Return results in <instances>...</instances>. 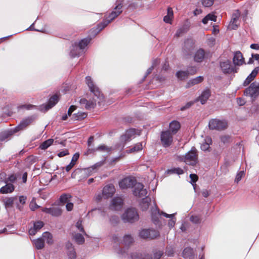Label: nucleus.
<instances>
[{"mask_svg":"<svg viewBox=\"0 0 259 259\" xmlns=\"http://www.w3.org/2000/svg\"><path fill=\"white\" fill-rule=\"evenodd\" d=\"M184 162L188 165L194 166L198 162V151L195 147H192L184 157Z\"/></svg>","mask_w":259,"mask_h":259,"instance_id":"f03ea898","label":"nucleus"},{"mask_svg":"<svg viewBox=\"0 0 259 259\" xmlns=\"http://www.w3.org/2000/svg\"><path fill=\"white\" fill-rule=\"evenodd\" d=\"M212 56L210 51L205 52L203 49H198L195 53L194 57V60L198 63L202 62L205 58H210Z\"/></svg>","mask_w":259,"mask_h":259,"instance_id":"9b49d317","label":"nucleus"},{"mask_svg":"<svg viewBox=\"0 0 259 259\" xmlns=\"http://www.w3.org/2000/svg\"><path fill=\"white\" fill-rule=\"evenodd\" d=\"M206 17L208 20L213 21L214 22H215L217 21V16H215L214 14H209L207 15H206Z\"/></svg>","mask_w":259,"mask_h":259,"instance_id":"052dcab7","label":"nucleus"},{"mask_svg":"<svg viewBox=\"0 0 259 259\" xmlns=\"http://www.w3.org/2000/svg\"><path fill=\"white\" fill-rule=\"evenodd\" d=\"M134 239L130 235H125L123 237L122 243L125 245H129L133 243Z\"/></svg>","mask_w":259,"mask_h":259,"instance_id":"79ce46f5","label":"nucleus"},{"mask_svg":"<svg viewBox=\"0 0 259 259\" xmlns=\"http://www.w3.org/2000/svg\"><path fill=\"white\" fill-rule=\"evenodd\" d=\"M76 107L75 106H74V105H72L71 106L68 110V112H67V114L68 116H70L72 114V113L76 109Z\"/></svg>","mask_w":259,"mask_h":259,"instance_id":"69168bd1","label":"nucleus"},{"mask_svg":"<svg viewBox=\"0 0 259 259\" xmlns=\"http://www.w3.org/2000/svg\"><path fill=\"white\" fill-rule=\"evenodd\" d=\"M190 178L191 180V183L194 186V184L197 181L198 177L196 174H190Z\"/></svg>","mask_w":259,"mask_h":259,"instance_id":"5fc2aeb1","label":"nucleus"},{"mask_svg":"<svg viewBox=\"0 0 259 259\" xmlns=\"http://www.w3.org/2000/svg\"><path fill=\"white\" fill-rule=\"evenodd\" d=\"M44 224L42 221H37L33 224V227L29 230V234L30 235H34L37 231H38L42 227Z\"/></svg>","mask_w":259,"mask_h":259,"instance_id":"5701e85b","label":"nucleus"},{"mask_svg":"<svg viewBox=\"0 0 259 259\" xmlns=\"http://www.w3.org/2000/svg\"><path fill=\"white\" fill-rule=\"evenodd\" d=\"M240 13L239 10H236L232 15V17L230 23L229 24V28L231 29H236L238 27L237 24L238 19L240 17Z\"/></svg>","mask_w":259,"mask_h":259,"instance_id":"4be33fe9","label":"nucleus"},{"mask_svg":"<svg viewBox=\"0 0 259 259\" xmlns=\"http://www.w3.org/2000/svg\"><path fill=\"white\" fill-rule=\"evenodd\" d=\"M175 223L176 219L174 217L169 221L168 225L170 227L172 228L175 226Z\"/></svg>","mask_w":259,"mask_h":259,"instance_id":"0e129e2a","label":"nucleus"},{"mask_svg":"<svg viewBox=\"0 0 259 259\" xmlns=\"http://www.w3.org/2000/svg\"><path fill=\"white\" fill-rule=\"evenodd\" d=\"M189 74L188 71H179L177 72L176 75L180 79L184 80L188 77Z\"/></svg>","mask_w":259,"mask_h":259,"instance_id":"a18cd8bd","label":"nucleus"},{"mask_svg":"<svg viewBox=\"0 0 259 259\" xmlns=\"http://www.w3.org/2000/svg\"><path fill=\"white\" fill-rule=\"evenodd\" d=\"M158 231L152 229H143L139 233V236L143 239H154L159 236Z\"/></svg>","mask_w":259,"mask_h":259,"instance_id":"f8f14e48","label":"nucleus"},{"mask_svg":"<svg viewBox=\"0 0 259 259\" xmlns=\"http://www.w3.org/2000/svg\"><path fill=\"white\" fill-rule=\"evenodd\" d=\"M163 254V251L160 250L155 251L153 253L154 259H160Z\"/></svg>","mask_w":259,"mask_h":259,"instance_id":"864d4df0","label":"nucleus"},{"mask_svg":"<svg viewBox=\"0 0 259 259\" xmlns=\"http://www.w3.org/2000/svg\"><path fill=\"white\" fill-rule=\"evenodd\" d=\"M193 104V102H190L186 104V105L185 106L182 107L181 108V110L183 111L189 108H190L192 105Z\"/></svg>","mask_w":259,"mask_h":259,"instance_id":"338daca9","label":"nucleus"},{"mask_svg":"<svg viewBox=\"0 0 259 259\" xmlns=\"http://www.w3.org/2000/svg\"><path fill=\"white\" fill-rule=\"evenodd\" d=\"M69 153V152H68V150L67 149H65L64 150L62 151H61L60 152H59L58 154H57V155L59 157H63V156H65L66 155H68Z\"/></svg>","mask_w":259,"mask_h":259,"instance_id":"13d9d810","label":"nucleus"},{"mask_svg":"<svg viewBox=\"0 0 259 259\" xmlns=\"http://www.w3.org/2000/svg\"><path fill=\"white\" fill-rule=\"evenodd\" d=\"M6 184L0 188L1 194H8L12 193L15 190V186L11 183Z\"/></svg>","mask_w":259,"mask_h":259,"instance_id":"b1692460","label":"nucleus"},{"mask_svg":"<svg viewBox=\"0 0 259 259\" xmlns=\"http://www.w3.org/2000/svg\"><path fill=\"white\" fill-rule=\"evenodd\" d=\"M244 95L246 96H250L254 101L259 95V83L255 82L251 83L245 90Z\"/></svg>","mask_w":259,"mask_h":259,"instance_id":"423d86ee","label":"nucleus"},{"mask_svg":"<svg viewBox=\"0 0 259 259\" xmlns=\"http://www.w3.org/2000/svg\"><path fill=\"white\" fill-rule=\"evenodd\" d=\"M195 48V44L192 39H186L183 47V52L185 55H190Z\"/></svg>","mask_w":259,"mask_h":259,"instance_id":"2eb2a0df","label":"nucleus"},{"mask_svg":"<svg viewBox=\"0 0 259 259\" xmlns=\"http://www.w3.org/2000/svg\"><path fill=\"white\" fill-rule=\"evenodd\" d=\"M203 80V77L201 76H197L195 78L190 80L187 83L186 88H189L192 86L201 82Z\"/></svg>","mask_w":259,"mask_h":259,"instance_id":"c756f323","label":"nucleus"},{"mask_svg":"<svg viewBox=\"0 0 259 259\" xmlns=\"http://www.w3.org/2000/svg\"><path fill=\"white\" fill-rule=\"evenodd\" d=\"M18 176V175L14 174L9 175H8V177L5 179V183H14L16 182Z\"/></svg>","mask_w":259,"mask_h":259,"instance_id":"e433bc0d","label":"nucleus"},{"mask_svg":"<svg viewBox=\"0 0 259 259\" xmlns=\"http://www.w3.org/2000/svg\"><path fill=\"white\" fill-rule=\"evenodd\" d=\"M123 200L121 197H115L112 199L110 208L112 210H119L123 206Z\"/></svg>","mask_w":259,"mask_h":259,"instance_id":"f3484780","label":"nucleus"},{"mask_svg":"<svg viewBox=\"0 0 259 259\" xmlns=\"http://www.w3.org/2000/svg\"><path fill=\"white\" fill-rule=\"evenodd\" d=\"M233 65L236 66H240L245 64V59L242 54L239 51H236L233 54Z\"/></svg>","mask_w":259,"mask_h":259,"instance_id":"dca6fc26","label":"nucleus"},{"mask_svg":"<svg viewBox=\"0 0 259 259\" xmlns=\"http://www.w3.org/2000/svg\"><path fill=\"white\" fill-rule=\"evenodd\" d=\"M201 2L204 7H209L213 5L214 0H201Z\"/></svg>","mask_w":259,"mask_h":259,"instance_id":"09e8293b","label":"nucleus"},{"mask_svg":"<svg viewBox=\"0 0 259 259\" xmlns=\"http://www.w3.org/2000/svg\"><path fill=\"white\" fill-rule=\"evenodd\" d=\"M244 175H245V172L244 171H239L236 175L235 181L238 183L241 180L242 177L244 176Z\"/></svg>","mask_w":259,"mask_h":259,"instance_id":"8fccbe9b","label":"nucleus"},{"mask_svg":"<svg viewBox=\"0 0 259 259\" xmlns=\"http://www.w3.org/2000/svg\"><path fill=\"white\" fill-rule=\"evenodd\" d=\"M170 171L172 173L177 174L178 175H182L184 174V170L180 167L174 168L170 169Z\"/></svg>","mask_w":259,"mask_h":259,"instance_id":"3c124183","label":"nucleus"},{"mask_svg":"<svg viewBox=\"0 0 259 259\" xmlns=\"http://www.w3.org/2000/svg\"><path fill=\"white\" fill-rule=\"evenodd\" d=\"M137 180L135 178L128 176L119 181L118 185L121 189H127L133 188Z\"/></svg>","mask_w":259,"mask_h":259,"instance_id":"1a4fd4ad","label":"nucleus"},{"mask_svg":"<svg viewBox=\"0 0 259 259\" xmlns=\"http://www.w3.org/2000/svg\"><path fill=\"white\" fill-rule=\"evenodd\" d=\"M91 39L90 38H84L79 42L77 46H73V49H72L70 53V55L71 56V57L74 58L76 56H78L80 52L78 51L76 53L74 52L75 50H77L78 47L79 48L80 50L84 49L89 44V42L91 41Z\"/></svg>","mask_w":259,"mask_h":259,"instance_id":"ddd939ff","label":"nucleus"},{"mask_svg":"<svg viewBox=\"0 0 259 259\" xmlns=\"http://www.w3.org/2000/svg\"><path fill=\"white\" fill-rule=\"evenodd\" d=\"M59 101V97L57 95L52 96L47 105H45L46 110H48L54 106Z\"/></svg>","mask_w":259,"mask_h":259,"instance_id":"a878e982","label":"nucleus"},{"mask_svg":"<svg viewBox=\"0 0 259 259\" xmlns=\"http://www.w3.org/2000/svg\"><path fill=\"white\" fill-rule=\"evenodd\" d=\"M87 117V113L83 112H78L73 115V118L74 120H81Z\"/></svg>","mask_w":259,"mask_h":259,"instance_id":"ea45409f","label":"nucleus"},{"mask_svg":"<svg viewBox=\"0 0 259 259\" xmlns=\"http://www.w3.org/2000/svg\"><path fill=\"white\" fill-rule=\"evenodd\" d=\"M237 103L238 105L242 106L245 104V102L244 99L241 98H237Z\"/></svg>","mask_w":259,"mask_h":259,"instance_id":"774afa93","label":"nucleus"},{"mask_svg":"<svg viewBox=\"0 0 259 259\" xmlns=\"http://www.w3.org/2000/svg\"><path fill=\"white\" fill-rule=\"evenodd\" d=\"M159 215H158V211L155 212V213H154V212H152V219L155 224H157L158 222V216Z\"/></svg>","mask_w":259,"mask_h":259,"instance_id":"6e6d98bb","label":"nucleus"},{"mask_svg":"<svg viewBox=\"0 0 259 259\" xmlns=\"http://www.w3.org/2000/svg\"><path fill=\"white\" fill-rule=\"evenodd\" d=\"M141 131L135 128H130L126 130L124 134L120 137V141L124 144L130 141L132 138H134L136 135H140Z\"/></svg>","mask_w":259,"mask_h":259,"instance_id":"9d476101","label":"nucleus"},{"mask_svg":"<svg viewBox=\"0 0 259 259\" xmlns=\"http://www.w3.org/2000/svg\"><path fill=\"white\" fill-rule=\"evenodd\" d=\"M17 196L6 198L4 201L5 207L6 208H12L14 201L17 200Z\"/></svg>","mask_w":259,"mask_h":259,"instance_id":"2f4dec72","label":"nucleus"},{"mask_svg":"<svg viewBox=\"0 0 259 259\" xmlns=\"http://www.w3.org/2000/svg\"><path fill=\"white\" fill-rule=\"evenodd\" d=\"M85 82L88 84L90 90L92 92L94 95L99 99L100 102H102L104 100L103 95L101 93L99 89L94 84L91 76H88L85 77Z\"/></svg>","mask_w":259,"mask_h":259,"instance_id":"39448f33","label":"nucleus"},{"mask_svg":"<svg viewBox=\"0 0 259 259\" xmlns=\"http://www.w3.org/2000/svg\"><path fill=\"white\" fill-rule=\"evenodd\" d=\"M73 208V204L71 202H68L66 205V208L67 211H71Z\"/></svg>","mask_w":259,"mask_h":259,"instance_id":"e2e57ef3","label":"nucleus"},{"mask_svg":"<svg viewBox=\"0 0 259 259\" xmlns=\"http://www.w3.org/2000/svg\"><path fill=\"white\" fill-rule=\"evenodd\" d=\"M34 244L37 249H41L44 247V240L42 238H39L34 240Z\"/></svg>","mask_w":259,"mask_h":259,"instance_id":"37998d69","label":"nucleus"},{"mask_svg":"<svg viewBox=\"0 0 259 259\" xmlns=\"http://www.w3.org/2000/svg\"><path fill=\"white\" fill-rule=\"evenodd\" d=\"M169 131L170 132L175 135L181 127L180 123L177 120H173L169 123Z\"/></svg>","mask_w":259,"mask_h":259,"instance_id":"bb28decb","label":"nucleus"},{"mask_svg":"<svg viewBox=\"0 0 259 259\" xmlns=\"http://www.w3.org/2000/svg\"><path fill=\"white\" fill-rule=\"evenodd\" d=\"M150 198H144L141 200L140 203V205L142 209L146 210L148 208L149 203H150Z\"/></svg>","mask_w":259,"mask_h":259,"instance_id":"c03bdc74","label":"nucleus"},{"mask_svg":"<svg viewBox=\"0 0 259 259\" xmlns=\"http://www.w3.org/2000/svg\"><path fill=\"white\" fill-rule=\"evenodd\" d=\"M208 126L211 130L222 131L227 128L228 122L225 120L212 119L209 121Z\"/></svg>","mask_w":259,"mask_h":259,"instance_id":"6e6552de","label":"nucleus"},{"mask_svg":"<svg viewBox=\"0 0 259 259\" xmlns=\"http://www.w3.org/2000/svg\"><path fill=\"white\" fill-rule=\"evenodd\" d=\"M173 135L169 131H162L160 134V141L163 147H169L173 142Z\"/></svg>","mask_w":259,"mask_h":259,"instance_id":"0eeeda50","label":"nucleus"},{"mask_svg":"<svg viewBox=\"0 0 259 259\" xmlns=\"http://www.w3.org/2000/svg\"><path fill=\"white\" fill-rule=\"evenodd\" d=\"M80 105L82 107L85 108L88 110L94 109L96 106V102L92 100H87L85 98H82L79 101Z\"/></svg>","mask_w":259,"mask_h":259,"instance_id":"412c9836","label":"nucleus"},{"mask_svg":"<svg viewBox=\"0 0 259 259\" xmlns=\"http://www.w3.org/2000/svg\"><path fill=\"white\" fill-rule=\"evenodd\" d=\"M34 118L32 117H28L23 119L19 125L16 127L15 131L18 132L19 131L25 129L28 126L31 124L34 121Z\"/></svg>","mask_w":259,"mask_h":259,"instance_id":"6ab92c4d","label":"nucleus"},{"mask_svg":"<svg viewBox=\"0 0 259 259\" xmlns=\"http://www.w3.org/2000/svg\"><path fill=\"white\" fill-rule=\"evenodd\" d=\"M41 211L54 217H59L61 215L62 212V209L58 206H52L50 208H42Z\"/></svg>","mask_w":259,"mask_h":259,"instance_id":"aec40b11","label":"nucleus"},{"mask_svg":"<svg viewBox=\"0 0 259 259\" xmlns=\"http://www.w3.org/2000/svg\"><path fill=\"white\" fill-rule=\"evenodd\" d=\"M139 216L137 210L134 208H128L122 214V219L124 222L134 223L139 220Z\"/></svg>","mask_w":259,"mask_h":259,"instance_id":"20e7f679","label":"nucleus"},{"mask_svg":"<svg viewBox=\"0 0 259 259\" xmlns=\"http://www.w3.org/2000/svg\"><path fill=\"white\" fill-rule=\"evenodd\" d=\"M158 215H162L166 218H172L174 217V214H168L163 211L160 212L159 210H158Z\"/></svg>","mask_w":259,"mask_h":259,"instance_id":"bf43d9fd","label":"nucleus"},{"mask_svg":"<svg viewBox=\"0 0 259 259\" xmlns=\"http://www.w3.org/2000/svg\"><path fill=\"white\" fill-rule=\"evenodd\" d=\"M54 140L52 139H48L44 142H42L39 148L42 150H45L47 149L49 146H50L53 143Z\"/></svg>","mask_w":259,"mask_h":259,"instance_id":"a19ab883","label":"nucleus"},{"mask_svg":"<svg viewBox=\"0 0 259 259\" xmlns=\"http://www.w3.org/2000/svg\"><path fill=\"white\" fill-rule=\"evenodd\" d=\"M203 142L201 145V149L203 151L209 150L210 148V145L212 143L211 139L210 137H207L205 138Z\"/></svg>","mask_w":259,"mask_h":259,"instance_id":"473e14b6","label":"nucleus"},{"mask_svg":"<svg viewBox=\"0 0 259 259\" xmlns=\"http://www.w3.org/2000/svg\"><path fill=\"white\" fill-rule=\"evenodd\" d=\"M26 199L27 197L25 196L22 195L19 197V202L22 204H24L26 203Z\"/></svg>","mask_w":259,"mask_h":259,"instance_id":"680f3d73","label":"nucleus"},{"mask_svg":"<svg viewBox=\"0 0 259 259\" xmlns=\"http://www.w3.org/2000/svg\"><path fill=\"white\" fill-rule=\"evenodd\" d=\"M143 149L142 144L141 143H138L135 144L132 148L126 151L127 153H132L136 152L142 150Z\"/></svg>","mask_w":259,"mask_h":259,"instance_id":"72a5a7b5","label":"nucleus"},{"mask_svg":"<svg viewBox=\"0 0 259 259\" xmlns=\"http://www.w3.org/2000/svg\"><path fill=\"white\" fill-rule=\"evenodd\" d=\"M220 67L224 74L235 73L238 72V69L233 64H232L231 61L226 60L220 62Z\"/></svg>","mask_w":259,"mask_h":259,"instance_id":"7ed1b4c3","label":"nucleus"},{"mask_svg":"<svg viewBox=\"0 0 259 259\" xmlns=\"http://www.w3.org/2000/svg\"><path fill=\"white\" fill-rule=\"evenodd\" d=\"M82 220H79L76 222L75 226L80 232H81L82 233H83L85 236H88V235L85 233V232L84 230L83 227L82 225Z\"/></svg>","mask_w":259,"mask_h":259,"instance_id":"49530a36","label":"nucleus"},{"mask_svg":"<svg viewBox=\"0 0 259 259\" xmlns=\"http://www.w3.org/2000/svg\"><path fill=\"white\" fill-rule=\"evenodd\" d=\"M79 157V154L78 153H76L73 155L70 163L65 167V169L67 171H69L74 166L76 161L78 159Z\"/></svg>","mask_w":259,"mask_h":259,"instance_id":"7c9ffc66","label":"nucleus"},{"mask_svg":"<svg viewBox=\"0 0 259 259\" xmlns=\"http://www.w3.org/2000/svg\"><path fill=\"white\" fill-rule=\"evenodd\" d=\"M131 259H150L148 255H143L138 252H133L131 255Z\"/></svg>","mask_w":259,"mask_h":259,"instance_id":"58836bf2","label":"nucleus"},{"mask_svg":"<svg viewBox=\"0 0 259 259\" xmlns=\"http://www.w3.org/2000/svg\"><path fill=\"white\" fill-rule=\"evenodd\" d=\"M72 196L69 194H63L60 197L59 200L63 204L67 203L70 201Z\"/></svg>","mask_w":259,"mask_h":259,"instance_id":"4c0bfd02","label":"nucleus"},{"mask_svg":"<svg viewBox=\"0 0 259 259\" xmlns=\"http://www.w3.org/2000/svg\"><path fill=\"white\" fill-rule=\"evenodd\" d=\"M115 192V188L114 185L110 184L106 185L103 189L102 195L105 198L111 197Z\"/></svg>","mask_w":259,"mask_h":259,"instance_id":"a211bd4d","label":"nucleus"},{"mask_svg":"<svg viewBox=\"0 0 259 259\" xmlns=\"http://www.w3.org/2000/svg\"><path fill=\"white\" fill-rule=\"evenodd\" d=\"M159 60H155L153 62V64H152V66L149 68L147 71V72H146V74L147 75H148L150 73H151V72L152 71L153 69V68L156 65V64L159 63Z\"/></svg>","mask_w":259,"mask_h":259,"instance_id":"603ef678","label":"nucleus"},{"mask_svg":"<svg viewBox=\"0 0 259 259\" xmlns=\"http://www.w3.org/2000/svg\"><path fill=\"white\" fill-rule=\"evenodd\" d=\"M210 91L209 89L204 90L199 97V100L202 104H204L210 96Z\"/></svg>","mask_w":259,"mask_h":259,"instance_id":"c85d7f7f","label":"nucleus"},{"mask_svg":"<svg viewBox=\"0 0 259 259\" xmlns=\"http://www.w3.org/2000/svg\"><path fill=\"white\" fill-rule=\"evenodd\" d=\"M97 150H101V151H110L111 150V148L107 147L104 145L99 146L97 149Z\"/></svg>","mask_w":259,"mask_h":259,"instance_id":"4d7b16f0","label":"nucleus"},{"mask_svg":"<svg viewBox=\"0 0 259 259\" xmlns=\"http://www.w3.org/2000/svg\"><path fill=\"white\" fill-rule=\"evenodd\" d=\"M42 237L43 239L46 241L47 243L49 244H52L53 243V239L52 235L48 232H46L42 234Z\"/></svg>","mask_w":259,"mask_h":259,"instance_id":"f704fd0d","label":"nucleus"},{"mask_svg":"<svg viewBox=\"0 0 259 259\" xmlns=\"http://www.w3.org/2000/svg\"><path fill=\"white\" fill-rule=\"evenodd\" d=\"M73 238L78 244H82L84 242L83 236L79 233H75L73 235Z\"/></svg>","mask_w":259,"mask_h":259,"instance_id":"c9c22d12","label":"nucleus"},{"mask_svg":"<svg viewBox=\"0 0 259 259\" xmlns=\"http://www.w3.org/2000/svg\"><path fill=\"white\" fill-rule=\"evenodd\" d=\"M29 207L31 210L34 211L36 209L39 208L40 206L36 204L35 199L34 198H33V199H32V200L31 201V202L30 203Z\"/></svg>","mask_w":259,"mask_h":259,"instance_id":"de8ad7c7","label":"nucleus"},{"mask_svg":"<svg viewBox=\"0 0 259 259\" xmlns=\"http://www.w3.org/2000/svg\"><path fill=\"white\" fill-rule=\"evenodd\" d=\"M258 71V68H255L251 73L247 76L245 81L243 82V85L246 86L249 84L255 77Z\"/></svg>","mask_w":259,"mask_h":259,"instance_id":"393cba45","label":"nucleus"},{"mask_svg":"<svg viewBox=\"0 0 259 259\" xmlns=\"http://www.w3.org/2000/svg\"><path fill=\"white\" fill-rule=\"evenodd\" d=\"M173 17V10L171 8L168 7L167 9V15L164 17L163 21L166 23L171 24Z\"/></svg>","mask_w":259,"mask_h":259,"instance_id":"cd10ccee","label":"nucleus"},{"mask_svg":"<svg viewBox=\"0 0 259 259\" xmlns=\"http://www.w3.org/2000/svg\"><path fill=\"white\" fill-rule=\"evenodd\" d=\"M123 0H117L115 5L114 10L109 14L108 16L98 24V29L99 31L102 30L107 26L110 22L119 16L122 12Z\"/></svg>","mask_w":259,"mask_h":259,"instance_id":"f257e3e1","label":"nucleus"},{"mask_svg":"<svg viewBox=\"0 0 259 259\" xmlns=\"http://www.w3.org/2000/svg\"><path fill=\"white\" fill-rule=\"evenodd\" d=\"M133 191L134 196L141 198L145 196L147 194V191L144 188V185L141 183L136 182Z\"/></svg>","mask_w":259,"mask_h":259,"instance_id":"4468645a","label":"nucleus"}]
</instances>
